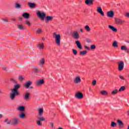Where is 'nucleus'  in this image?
Returning <instances> with one entry per match:
<instances>
[{"label":"nucleus","instance_id":"f257e3e1","mask_svg":"<svg viewBox=\"0 0 129 129\" xmlns=\"http://www.w3.org/2000/svg\"><path fill=\"white\" fill-rule=\"evenodd\" d=\"M21 88V85L19 84H16V85H14V88L11 89L12 93L10 94V99L11 100H14L16 98V96L19 95V91L18 89Z\"/></svg>","mask_w":129,"mask_h":129},{"label":"nucleus","instance_id":"f03ea898","mask_svg":"<svg viewBox=\"0 0 129 129\" xmlns=\"http://www.w3.org/2000/svg\"><path fill=\"white\" fill-rule=\"evenodd\" d=\"M53 37L55 39V44L57 46H60L61 45V35L60 34H56L55 32L53 33Z\"/></svg>","mask_w":129,"mask_h":129},{"label":"nucleus","instance_id":"7ed1b4c3","mask_svg":"<svg viewBox=\"0 0 129 129\" xmlns=\"http://www.w3.org/2000/svg\"><path fill=\"white\" fill-rule=\"evenodd\" d=\"M36 15L37 17H38V18L40 19V20H41V21H44V20H45V18H46V13L44 12L37 11L36 13Z\"/></svg>","mask_w":129,"mask_h":129},{"label":"nucleus","instance_id":"20e7f679","mask_svg":"<svg viewBox=\"0 0 129 129\" xmlns=\"http://www.w3.org/2000/svg\"><path fill=\"white\" fill-rule=\"evenodd\" d=\"M124 68V62L122 61L118 63V71H122Z\"/></svg>","mask_w":129,"mask_h":129},{"label":"nucleus","instance_id":"39448f33","mask_svg":"<svg viewBox=\"0 0 129 129\" xmlns=\"http://www.w3.org/2000/svg\"><path fill=\"white\" fill-rule=\"evenodd\" d=\"M72 36L74 39H75L76 40H78L80 38V36H79V33H78V32L77 31H75L73 32L72 34Z\"/></svg>","mask_w":129,"mask_h":129},{"label":"nucleus","instance_id":"423d86ee","mask_svg":"<svg viewBox=\"0 0 129 129\" xmlns=\"http://www.w3.org/2000/svg\"><path fill=\"white\" fill-rule=\"evenodd\" d=\"M115 23L117 25H122L123 23H124V21L119 18H115Z\"/></svg>","mask_w":129,"mask_h":129},{"label":"nucleus","instance_id":"0eeeda50","mask_svg":"<svg viewBox=\"0 0 129 129\" xmlns=\"http://www.w3.org/2000/svg\"><path fill=\"white\" fill-rule=\"evenodd\" d=\"M97 12L98 14H100L102 17H104V12L102 11V8L100 7H98L97 8Z\"/></svg>","mask_w":129,"mask_h":129},{"label":"nucleus","instance_id":"6e6552de","mask_svg":"<svg viewBox=\"0 0 129 129\" xmlns=\"http://www.w3.org/2000/svg\"><path fill=\"white\" fill-rule=\"evenodd\" d=\"M32 84H33V82H32V81H29L28 82H26L25 83H24L23 84V86L24 87H25V88H26V89H28V88H29L31 86V85Z\"/></svg>","mask_w":129,"mask_h":129},{"label":"nucleus","instance_id":"1a4fd4ad","mask_svg":"<svg viewBox=\"0 0 129 129\" xmlns=\"http://www.w3.org/2000/svg\"><path fill=\"white\" fill-rule=\"evenodd\" d=\"M24 100H29L30 99V97L31 96V94L30 92H27L25 94H24Z\"/></svg>","mask_w":129,"mask_h":129},{"label":"nucleus","instance_id":"9d476101","mask_svg":"<svg viewBox=\"0 0 129 129\" xmlns=\"http://www.w3.org/2000/svg\"><path fill=\"white\" fill-rule=\"evenodd\" d=\"M75 97L78 99H82L83 98V94L80 92H78L76 94Z\"/></svg>","mask_w":129,"mask_h":129},{"label":"nucleus","instance_id":"9b49d317","mask_svg":"<svg viewBox=\"0 0 129 129\" xmlns=\"http://www.w3.org/2000/svg\"><path fill=\"white\" fill-rule=\"evenodd\" d=\"M107 17L108 18H113L114 17V12L113 11H110L107 12Z\"/></svg>","mask_w":129,"mask_h":129},{"label":"nucleus","instance_id":"f8f14e48","mask_svg":"<svg viewBox=\"0 0 129 129\" xmlns=\"http://www.w3.org/2000/svg\"><path fill=\"white\" fill-rule=\"evenodd\" d=\"M45 81H44V79H40L36 82V85L37 86H40V85H43Z\"/></svg>","mask_w":129,"mask_h":129},{"label":"nucleus","instance_id":"ddd939ff","mask_svg":"<svg viewBox=\"0 0 129 129\" xmlns=\"http://www.w3.org/2000/svg\"><path fill=\"white\" fill-rule=\"evenodd\" d=\"M74 82L75 83V84H78V83H80V82H81V79L80 78V77H76L74 80Z\"/></svg>","mask_w":129,"mask_h":129},{"label":"nucleus","instance_id":"4468645a","mask_svg":"<svg viewBox=\"0 0 129 129\" xmlns=\"http://www.w3.org/2000/svg\"><path fill=\"white\" fill-rule=\"evenodd\" d=\"M38 116H43L44 113V108H39L38 109Z\"/></svg>","mask_w":129,"mask_h":129},{"label":"nucleus","instance_id":"2eb2a0df","mask_svg":"<svg viewBox=\"0 0 129 129\" xmlns=\"http://www.w3.org/2000/svg\"><path fill=\"white\" fill-rule=\"evenodd\" d=\"M12 120V122H11V124L16 125L18 124V122H19V119L18 118H14Z\"/></svg>","mask_w":129,"mask_h":129},{"label":"nucleus","instance_id":"dca6fc26","mask_svg":"<svg viewBox=\"0 0 129 129\" xmlns=\"http://www.w3.org/2000/svg\"><path fill=\"white\" fill-rule=\"evenodd\" d=\"M117 122L118 123L119 128H122L124 126V124L122 122V120L119 119L117 120Z\"/></svg>","mask_w":129,"mask_h":129},{"label":"nucleus","instance_id":"f3484780","mask_svg":"<svg viewBox=\"0 0 129 129\" xmlns=\"http://www.w3.org/2000/svg\"><path fill=\"white\" fill-rule=\"evenodd\" d=\"M28 6H29V7L30 9H34V8H36V7H37V5H36V4L31 3V2H29L28 3Z\"/></svg>","mask_w":129,"mask_h":129},{"label":"nucleus","instance_id":"a211bd4d","mask_svg":"<svg viewBox=\"0 0 129 129\" xmlns=\"http://www.w3.org/2000/svg\"><path fill=\"white\" fill-rule=\"evenodd\" d=\"M37 47L39 49V50H43L44 49V43H39L37 44Z\"/></svg>","mask_w":129,"mask_h":129},{"label":"nucleus","instance_id":"6ab92c4d","mask_svg":"<svg viewBox=\"0 0 129 129\" xmlns=\"http://www.w3.org/2000/svg\"><path fill=\"white\" fill-rule=\"evenodd\" d=\"M85 4H86L87 6H92V5H93V0H86Z\"/></svg>","mask_w":129,"mask_h":129},{"label":"nucleus","instance_id":"aec40b11","mask_svg":"<svg viewBox=\"0 0 129 129\" xmlns=\"http://www.w3.org/2000/svg\"><path fill=\"white\" fill-rule=\"evenodd\" d=\"M75 43H76L78 48H79L80 49V50H82V45L80 43V41L77 40V41H75Z\"/></svg>","mask_w":129,"mask_h":129},{"label":"nucleus","instance_id":"412c9836","mask_svg":"<svg viewBox=\"0 0 129 129\" xmlns=\"http://www.w3.org/2000/svg\"><path fill=\"white\" fill-rule=\"evenodd\" d=\"M53 18L52 16H48L45 18V22L48 23V22L53 21Z\"/></svg>","mask_w":129,"mask_h":129},{"label":"nucleus","instance_id":"4be33fe9","mask_svg":"<svg viewBox=\"0 0 129 129\" xmlns=\"http://www.w3.org/2000/svg\"><path fill=\"white\" fill-rule=\"evenodd\" d=\"M108 28L109 29L111 30L113 32H117V29L115 27L112 26V25H108Z\"/></svg>","mask_w":129,"mask_h":129},{"label":"nucleus","instance_id":"5701e85b","mask_svg":"<svg viewBox=\"0 0 129 129\" xmlns=\"http://www.w3.org/2000/svg\"><path fill=\"white\" fill-rule=\"evenodd\" d=\"M45 59L44 58L40 59V60H39V65H40V66H42V65H44V64H45Z\"/></svg>","mask_w":129,"mask_h":129},{"label":"nucleus","instance_id":"b1692460","mask_svg":"<svg viewBox=\"0 0 129 129\" xmlns=\"http://www.w3.org/2000/svg\"><path fill=\"white\" fill-rule=\"evenodd\" d=\"M22 17H23L24 19H29L30 18V14L28 13H24L23 14Z\"/></svg>","mask_w":129,"mask_h":129},{"label":"nucleus","instance_id":"393cba45","mask_svg":"<svg viewBox=\"0 0 129 129\" xmlns=\"http://www.w3.org/2000/svg\"><path fill=\"white\" fill-rule=\"evenodd\" d=\"M18 110L20 111H25V106H20L17 108Z\"/></svg>","mask_w":129,"mask_h":129},{"label":"nucleus","instance_id":"a878e982","mask_svg":"<svg viewBox=\"0 0 129 129\" xmlns=\"http://www.w3.org/2000/svg\"><path fill=\"white\" fill-rule=\"evenodd\" d=\"M86 54H87V51L86 50H84L80 52V55H81V56H84V55H86Z\"/></svg>","mask_w":129,"mask_h":129},{"label":"nucleus","instance_id":"bb28decb","mask_svg":"<svg viewBox=\"0 0 129 129\" xmlns=\"http://www.w3.org/2000/svg\"><path fill=\"white\" fill-rule=\"evenodd\" d=\"M112 46L114 47V48H117V47H118L117 42L116 41H114L112 44Z\"/></svg>","mask_w":129,"mask_h":129},{"label":"nucleus","instance_id":"cd10ccee","mask_svg":"<svg viewBox=\"0 0 129 129\" xmlns=\"http://www.w3.org/2000/svg\"><path fill=\"white\" fill-rule=\"evenodd\" d=\"M100 94H102V95H108V92L106 91L103 90L100 92Z\"/></svg>","mask_w":129,"mask_h":129},{"label":"nucleus","instance_id":"c85d7f7f","mask_svg":"<svg viewBox=\"0 0 129 129\" xmlns=\"http://www.w3.org/2000/svg\"><path fill=\"white\" fill-rule=\"evenodd\" d=\"M17 27L19 30H25V27H24V26H23L22 25H17Z\"/></svg>","mask_w":129,"mask_h":129},{"label":"nucleus","instance_id":"c756f323","mask_svg":"<svg viewBox=\"0 0 129 129\" xmlns=\"http://www.w3.org/2000/svg\"><path fill=\"white\" fill-rule=\"evenodd\" d=\"M85 29L87 32H90V31L91 30V29L90 28V27H89V26L88 25H86L85 26Z\"/></svg>","mask_w":129,"mask_h":129},{"label":"nucleus","instance_id":"7c9ffc66","mask_svg":"<svg viewBox=\"0 0 129 129\" xmlns=\"http://www.w3.org/2000/svg\"><path fill=\"white\" fill-rule=\"evenodd\" d=\"M118 91H119L118 90L115 89L112 91L111 94H112V95H115V94H117V93H118Z\"/></svg>","mask_w":129,"mask_h":129},{"label":"nucleus","instance_id":"2f4dec72","mask_svg":"<svg viewBox=\"0 0 129 129\" xmlns=\"http://www.w3.org/2000/svg\"><path fill=\"white\" fill-rule=\"evenodd\" d=\"M125 90V87L121 86L118 90L119 92H121V91H124Z\"/></svg>","mask_w":129,"mask_h":129},{"label":"nucleus","instance_id":"473e14b6","mask_svg":"<svg viewBox=\"0 0 129 129\" xmlns=\"http://www.w3.org/2000/svg\"><path fill=\"white\" fill-rule=\"evenodd\" d=\"M37 118L38 120H39L40 121H45V118H44V117L39 116L37 117Z\"/></svg>","mask_w":129,"mask_h":129},{"label":"nucleus","instance_id":"72a5a7b5","mask_svg":"<svg viewBox=\"0 0 129 129\" xmlns=\"http://www.w3.org/2000/svg\"><path fill=\"white\" fill-rule=\"evenodd\" d=\"M43 33V30L41 28H38L36 30V34H42Z\"/></svg>","mask_w":129,"mask_h":129},{"label":"nucleus","instance_id":"f704fd0d","mask_svg":"<svg viewBox=\"0 0 129 129\" xmlns=\"http://www.w3.org/2000/svg\"><path fill=\"white\" fill-rule=\"evenodd\" d=\"M117 124L114 121H112L111 122V127H116Z\"/></svg>","mask_w":129,"mask_h":129},{"label":"nucleus","instance_id":"c9c22d12","mask_svg":"<svg viewBox=\"0 0 129 129\" xmlns=\"http://www.w3.org/2000/svg\"><path fill=\"white\" fill-rule=\"evenodd\" d=\"M33 71L35 72V73H38V72H39L40 71L38 68L34 67H33Z\"/></svg>","mask_w":129,"mask_h":129},{"label":"nucleus","instance_id":"e433bc0d","mask_svg":"<svg viewBox=\"0 0 129 129\" xmlns=\"http://www.w3.org/2000/svg\"><path fill=\"white\" fill-rule=\"evenodd\" d=\"M4 122H6L7 124H11V120L9 121V118H6L4 120Z\"/></svg>","mask_w":129,"mask_h":129},{"label":"nucleus","instance_id":"4c0bfd02","mask_svg":"<svg viewBox=\"0 0 129 129\" xmlns=\"http://www.w3.org/2000/svg\"><path fill=\"white\" fill-rule=\"evenodd\" d=\"M36 124L39 126H42V125H43V124H42V122H41V121L39 120L36 121Z\"/></svg>","mask_w":129,"mask_h":129},{"label":"nucleus","instance_id":"58836bf2","mask_svg":"<svg viewBox=\"0 0 129 129\" xmlns=\"http://www.w3.org/2000/svg\"><path fill=\"white\" fill-rule=\"evenodd\" d=\"M25 116H26V114H25V113H22L20 115H19V117L20 118H25Z\"/></svg>","mask_w":129,"mask_h":129},{"label":"nucleus","instance_id":"ea45409f","mask_svg":"<svg viewBox=\"0 0 129 129\" xmlns=\"http://www.w3.org/2000/svg\"><path fill=\"white\" fill-rule=\"evenodd\" d=\"M127 48L125 45H122L121 46V50H123L124 51H126Z\"/></svg>","mask_w":129,"mask_h":129},{"label":"nucleus","instance_id":"a19ab883","mask_svg":"<svg viewBox=\"0 0 129 129\" xmlns=\"http://www.w3.org/2000/svg\"><path fill=\"white\" fill-rule=\"evenodd\" d=\"M11 82H13V83H14L15 84H18V82L15 79H11Z\"/></svg>","mask_w":129,"mask_h":129},{"label":"nucleus","instance_id":"79ce46f5","mask_svg":"<svg viewBox=\"0 0 129 129\" xmlns=\"http://www.w3.org/2000/svg\"><path fill=\"white\" fill-rule=\"evenodd\" d=\"M90 48L91 50H95V49H96V45H91Z\"/></svg>","mask_w":129,"mask_h":129},{"label":"nucleus","instance_id":"37998d69","mask_svg":"<svg viewBox=\"0 0 129 129\" xmlns=\"http://www.w3.org/2000/svg\"><path fill=\"white\" fill-rule=\"evenodd\" d=\"M25 24L28 26H31V23L28 20L25 21Z\"/></svg>","mask_w":129,"mask_h":129},{"label":"nucleus","instance_id":"c03bdc74","mask_svg":"<svg viewBox=\"0 0 129 129\" xmlns=\"http://www.w3.org/2000/svg\"><path fill=\"white\" fill-rule=\"evenodd\" d=\"M73 52L75 56H76V55H77V50H76V49H73Z\"/></svg>","mask_w":129,"mask_h":129},{"label":"nucleus","instance_id":"a18cd8bd","mask_svg":"<svg viewBox=\"0 0 129 129\" xmlns=\"http://www.w3.org/2000/svg\"><path fill=\"white\" fill-rule=\"evenodd\" d=\"M87 43H92V40L90 39H86Z\"/></svg>","mask_w":129,"mask_h":129},{"label":"nucleus","instance_id":"49530a36","mask_svg":"<svg viewBox=\"0 0 129 129\" xmlns=\"http://www.w3.org/2000/svg\"><path fill=\"white\" fill-rule=\"evenodd\" d=\"M16 8L17 9H20L21 8V5L19 4H16Z\"/></svg>","mask_w":129,"mask_h":129},{"label":"nucleus","instance_id":"de8ad7c7","mask_svg":"<svg viewBox=\"0 0 129 129\" xmlns=\"http://www.w3.org/2000/svg\"><path fill=\"white\" fill-rule=\"evenodd\" d=\"M92 85H93V86H95V85H96V80H94V81H93Z\"/></svg>","mask_w":129,"mask_h":129},{"label":"nucleus","instance_id":"09e8293b","mask_svg":"<svg viewBox=\"0 0 129 129\" xmlns=\"http://www.w3.org/2000/svg\"><path fill=\"white\" fill-rule=\"evenodd\" d=\"M2 21H3L4 22H6L7 23H8L9 21H8V18H5V19H2Z\"/></svg>","mask_w":129,"mask_h":129},{"label":"nucleus","instance_id":"8fccbe9b","mask_svg":"<svg viewBox=\"0 0 129 129\" xmlns=\"http://www.w3.org/2000/svg\"><path fill=\"white\" fill-rule=\"evenodd\" d=\"M119 78H120V79H121V80H125L124 78H123V77H122V76H119Z\"/></svg>","mask_w":129,"mask_h":129},{"label":"nucleus","instance_id":"3c124183","mask_svg":"<svg viewBox=\"0 0 129 129\" xmlns=\"http://www.w3.org/2000/svg\"><path fill=\"white\" fill-rule=\"evenodd\" d=\"M19 80H20V81H22L24 80V78H23V77L20 76H19Z\"/></svg>","mask_w":129,"mask_h":129},{"label":"nucleus","instance_id":"603ef678","mask_svg":"<svg viewBox=\"0 0 129 129\" xmlns=\"http://www.w3.org/2000/svg\"><path fill=\"white\" fill-rule=\"evenodd\" d=\"M85 49H87V50H90V47L87 46H85Z\"/></svg>","mask_w":129,"mask_h":129},{"label":"nucleus","instance_id":"864d4df0","mask_svg":"<svg viewBox=\"0 0 129 129\" xmlns=\"http://www.w3.org/2000/svg\"><path fill=\"white\" fill-rule=\"evenodd\" d=\"M50 125L52 127H53L54 126V123L53 122H50L49 123Z\"/></svg>","mask_w":129,"mask_h":129},{"label":"nucleus","instance_id":"5fc2aeb1","mask_svg":"<svg viewBox=\"0 0 129 129\" xmlns=\"http://www.w3.org/2000/svg\"><path fill=\"white\" fill-rule=\"evenodd\" d=\"M125 16H126V17H127V18H129V13H126Z\"/></svg>","mask_w":129,"mask_h":129},{"label":"nucleus","instance_id":"6e6d98bb","mask_svg":"<svg viewBox=\"0 0 129 129\" xmlns=\"http://www.w3.org/2000/svg\"><path fill=\"white\" fill-rule=\"evenodd\" d=\"M52 115H53V117H55L56 114H55V113H54V112H52Z\"/></svg>","mask_w":129,"mask_h":129},{"label":"nucleus","instance_id":"4d7b16f0","mask_svg":"<svg viewBox=\"0 0 129 129\" xmlns=\"http://www.w3.org/2000/svg\"><path fill=\"white\" fill-rule=\"evenodd\" d=\"M3 70H7V68H6L5 67H3Z\"/></svg>","mask_w":129,"mask_h":129},{"label":"nucleus","instance_id":"13d9d810","mask_svg":"<svg viewBox=\"0 0 129 129\" xmlns=\"http://www.w3.org/2000/svg\"><path fill=\"white\" fill-rule=\"evenodd\" d=\"M126 53H129V48H127V49H126Z\"/></svg>","mask_w":129,"mask_h":129},{"label":"nucleus","instance_id":"bf43d9fd","mask_svg":"<svg viewBox=\"0 0 129 129\" xmlns=\"http://www.w3.org/2000/svg\"><path fill=\"white\" fill-rule=\"evenodd\" d=\"M80 32H81V33H83V29H80Z\"/></svg>","mask_w":129,"mask_h":129},{"label":"nucleus","instance_id":"052dcab7","mask_svg":"<svg viewBox=\"0 0 129 129\" xmlns=\"http://www.w3.org/2000/svg\"><path fill=\"white\" fill-rule=\"evenodd\" d=\"M29 88H30V89H33L34 88L33 87V86H29Z\"/></svg>","mask_w":129,"mask_h":129},{"label":"nucleus","instance_id":"680f3d73","mask_svg":"<svg viewBox=\"0 0 129 129\" xmlns=\"http://www.w3.org/2000/svg\"><path fill=\"white\" fill-rule=\"evenodd\" d=\"M19 20H20V21H22V20H23V18H22V17H19Z\"/></svg>","mask_w":129,"mask_h":129},{"label":"nucleus","instance_id":"e2e57ef3","mask_svg":"<svg viewBox=\"0 0 129 129\" xmlns=\"http://www.w3.org/2000/svg\"><path fill=\"white\" fill-rule=\"evenodd\" d=\"M42 40L43 41H45V39L44 37H42Z\"/></svg>","mask_w":129,"mask_h":129},{"label":"nucleus","instance_id":"0e129e2a","mask_svg":"<svg viewBox=\"0 0 129 129\" xmlns=\"http://www.w3.org/2000/svg\"><path fill=\"white\" fill-rule=\"evenodd\" d=\"M3 117V114H0V118H2Z\"/></svg>","mask_w":129,"mask_h":129},{"label":"nucleus","instance_id":"69168bd1","mask_svg":"<svg viewBox=\"0 0 129 129\" xmlns=\"http://www.w3.org/2000/svg\"><path fill=\"white\" fill-rule=\"evenodd\" d=\"M127 115L129 116V110H128V111H127Z\"/></svg>","mask_w":129,"mask_h":129},{"label":"nucleus","instance_id":"338daca9","mask_svg":"<svg viewBox=\"0 0 129 129\" xmlns=\"http://www.w3.org/2000/svg\"><path fill=\"white\" fill-rule=\"evenodd\" d=\"M3 93V92L2 91V90L0 89V94H2Z\"/></svg>","mask_w":129,"mask_h":129},{"label":"nucleus","instance_id":"774afa93","mask_svg":"<svg viewBox=\"0 0 129 129\" xmlns=\"http://www.w3.org/2000/svg\"><path fill=\"white\" fill-rule=\"evenodd\" d=\"M127 129H129V125H128Z\"/></svg>","mask_w":129,"mask_h":129}]
</instances>
